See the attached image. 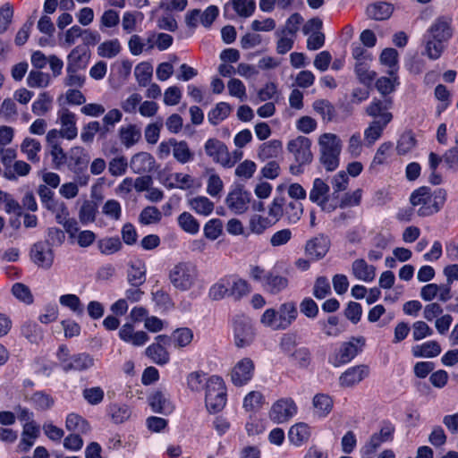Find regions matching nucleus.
I'll list each match as a JSON object with an SVG mask.
<instances>
[{"instance_id":"obj_15","label":"nucleus","mask_w":458,"mask_h":458,"mask_svg":"<svg viewBox=\"0 0 458 458\" xmlns=\"http://www.w3.org/2000/svg\"><path fill=\"white\" fill-rule=\"evenodd\" d=\"M227 146L216 138L208 139L204 144V150L206 155L211 158V160L225 166V164L229 163L227 157Z\"/></svg>"},{"instance_id":"obj_43","label":"nucleus","mask_w":458,"mask_h":458,"mask_svg":"<svg viewBox=\"0 0 458 458\" xmlns=\"http://www.w3.org/2000/svg\"><path fill=\"white\" fill-rule=\"evenodd\" d=\"M134 75L140 87H147L153 75V66L148 62H141L135 66Z\"/></svg>"},{"instance_id":"obj_12","label":"nucleus","mask_w":458,"mask_h":458,"mask_svg":"<svg viewBox=\"0 0 458 458\" xmlns=\"http://www.w3.org/2000/svg\"><path fill=\"white\" fill-rule=\"evenodd\" d=\"M254 371V361L248 357L242 358L233 367L230 372L231 381L236 386H244L251 380Z\"/></svg>"},{"instance_id":"obj_25","label":"nucleus","mask_w":458,"mask_h":458,"mask_svg":"<svg viewBox=\"0 0 458 458\" xmlns=\"http://www.w3.org/2000/svg\"><path fill=\"white\" fill-rule=\"evenodd\" d=\"M118 137L121 144L130 148L140 140L141 130L136 124H126L119 128Z\"/></svg>"},{"instance_id":"obj_63","label":"nucleus","mask_w":458,"mask_h":458,"mask_svg":"<svg viewBox=\"0 0 458 458\" xmlns=\"http://www.w3.org/2000/svg\"><path fill=\"white\" fill-rule=\"evenodd\" d=\"M101 125L98 121H91L82 127L81 139L84 143H91L98 132L101 133Z\"/></svg>"},{"instance_id":"obj_14","label":"nucleus","mask_w":458,"mask_h":458,"mask_svg":"<svg viewBox=\"0 0 458 458\" xmlns=\"http://www.w3.org/2000/svg\"><path fill=\"white\" fill-rule=\"evenodd\" d=\"M77 115L68 108H61L57 112L56 123L60 125L63 139L72 140L78 136Z\"/></svg>"},{"instance_id":"obj_38","label":"nucleus","mask_w":458,"mask_h":458,"mask_svg":"<svg viewBox=\"0 0 458 458\" xmlns=\"http://www.w3.org/2000/svg\"><path fill=\"white\" fill-rule=\"evenodd\" d=\"M106 413L112 422L120 424L131 417V410L125 404L117 403H110L106 408Z\"/></svg>"},{"instance_id":"obj_47","label":"nucleus","mask_w":458,"mask_h":458,"mask_svg":"<svg viewBox=\"0 0 458 458\" xmlns=\"http://www.w3.org/2000/svg\"><path fill=\"white\" fill-rule=\"evenodd\" d=\"M209 297L214 301H219L230 295L229 277L225 276L214 284L209 289Z\"/></svg>"},{"instance_id":"obj_7","label":"nucleus","mask_w":458,"mask_h":458,"mask_svg":"<svg viewBox=\"0 0 458 458\" xmlns=\"http://www.w3.org/2000/svg\"><path fill=\"white\" fill-rule=\"evenodd\" d=\"M234 344L238 348L250 345L255 339V331L251 319L243 315H235L233 318Z\"/></svg>"},{"instance_id":"obj_13","label":"nucleus","mask_w":458,"mask_h":458,"mask_svg":"<svg viewBox=\"0 0 458 458\" xmlns=\"http://www.w3.org/2000/svg\"><path fill=\"white\" fill-rule=\"evenodd\" d=\"M250 193L242 186H236L229 191L225 198L227 208L235 214H243L249 208Z\"/></svg>"},{"instance_id":"obj_24","label":"nucleus","mask_w":458,"mask_h":458,"mask_svg":"<svg viewBox=\"0 0 458 458\" xmlns=\"http://www.w3.org/2000/svg\"><path fill=\"white\" fill-rule=\"evenodd\" d=\"M311 436L310 426L305 422H298L293 425L288 431L289 442L300 447L306 444Z\"/></svg>"},{"instance_id":"obj_29","label":"nucleus","mask_w":458,"mask_h":458,"mask_svg":"<svg viewBox=\"0 0 458 458\" xmlns=\"http://www.w3.org/2000/svg\"><path fill=\"white\" fill-rule=\"evenodd\" d=\"M195 179L183 173H174L166 178L165 185L169 189H180L182 191L190 190L194 187Z\"/></svg>"},{"instance_id":"obj_52","label":"nucleus","mask_w":458,"mask_h":458,"mask_svg":"<svg viewBox=\"0 0 458 458\" xmlns=\"http://www.w3.org/2000/svg\"><path fill=\"white\" fill-rule=\"evenodd\" d=\"M129 163L123 155L113 157L108 163V172L112 176L118 177L126 174Z\"/></svg>"},{"instance_id":"obj_18","label":"nucleus","mask_w":458,"mask_h":458,"mask_svg":"<svg viewBox=\"0 0 458 458\" xmlns=\"http://www.w3.org/2000/svg\"><path fill=\"white\" fill-rule=\"evenodd\" d=\"M157 343L149 345L146 351V355L158 365L166 364L169 361V353L164 347L169 342V337L160 335L156 337Z\"/></svg>"},{"instance_id":"obj_45","label":"nucleus","mask_w":458,"mask_h":458,"mask_svg":"<svg viewBox=\"0 0 458 458\" xmlns=\"http://www.w3.org/2000/svg\"><path fill=\"white\" fill-rule=\"evenodd\" d=\"M123 113L117 108L110 109L102 118L101 136L105 137L113 131L114 125L122 121Z\"/></svg>"},{"instance_id":"obj_5","label":"nucleus","mask_w":458,"mask_h":458,"mask_svg":"<svg viewBox=\"0 0 458 458\" xmlns=\"http://www.w3.org/2000/svg\"><path fill=\"white\" fill-rule=\"evenodd\" d=\"M169 280L173 286L185 292L191 289L198 280L197 267L190 262H181L172 267Z\"/></svg>"},{"instance_id":"obj_33","label":"nucleus","mask_w":458,"mask_h":458,"mask_svg":"<svg viewBox=\"0 0 458 458\" xmlns=\"http://www.w3.org/2000/svg\"><path fill=\"white\" fill-rule=\"evenodd\" d=\"M146 266L140 261L131 262L127 271V281L130 285H142L146 281Z\"/></svg>"},{"instance_id":"obj_62","label":"nucleus","mask_w":458,"mask_h":458,"mask_svg":"<svg viewBox=\"0 0 458 458\" xmlns=\"http://www.w3.org/2000/svg\"><path fill=\"white\" fill-rule=\"evenodd\" d=\"M193 338V334L189 328H180L172 335V339L175 347L182 348L189 345Z\"/></svg>"},{"instance_id":"obj_54","label":"nucleus","mask_w":458,"mask_h":458,"mask_svg":"<svg viewBox=\"0 0 458 458\" xmlns=\"http://www.w3.org/2000/svg\"><path fill=\"white\" fill-rule=\"evenodd\" d=\"M276 41V52L279 55H284L289 52L294 44L295 36L287 34L280 30H277L275 33Z\"/></svg>"},{"instance_id":"obj_1","label":"nucleus","mask_w":458,"mask_h":458,"mask_svg":"<svg viewBox=\"0 0 458 458\" xmlns=\"http://www.w3.org/2000/svg\"><path fill=\"white\" fill-rule=\"evenodd\" d=\"M447 193L444 189L432 191L423 186L415 190L410 200L412 206L419 207L417 214L420 216H432L440 211L446 200Z\"/></svg>"},{"instance_id":"obj_26","label":"nucleus","mask_w":458,"mask_h":458,"mask_svg":"<svg viewBox=\"0 0 458 458\" xmlns=\"http://www.w3.org/2000/svg\"><path fill=\"white\" fill-rule=\"evenodd\" d=\"M352 274L356 279L369 283L376 277V267L363 259H357L352 264Z\"/></svg>"},{"instance_id":"obj_36","label":"nucleus","mask_w":458,"mask_h":458,"mask_svg":"<svg viewBox=\"0 0 458 458\" xmlns=\"http://www.w3.org/2000/svg\"><path fill=\"white\" fill-rule=\"evenodd\" d=\"M288 286V279L284 276L268 272L266 280L263 282V287L272 294H277Z\"/></svg>"},{"instance_id":"obj_9","label":"nucleus","mask_w":458,"mask_h":458,"mask_svg":"<svg viewBox=\"0 0 458 458\" xmlns=\"http://www.w3.org/2000/svg\"><path fill=\"white\" fill-rule=\"evenodd\" d=\"M297 411V405L292 398H282L272 405L269 411V418L275 423L281 424L293 418Z\"/></svg>"},{"instance_id":"obj_19","label":"nucleus","mask_w":458,"mask_h":458,"mask_svg":"<svg viewBox=\"0 0 458 458\" xmlns=\"http://www.w3.org/2000/svg\"><path fill=\"white\" fill-rule=\"evenodd\" d=\"M329 248V239L327 236L318 235L306 242L305 253L311 259L319 260L326 256Z\"/></svg>"},{"instance_id":"obj_8","label":"nucleus","mask_w":458,"mask_h":458,"mask_svg":"<svg viewBox=\"0 0 458 458\" xmlns=\"http://www.w3.org/2000/svg\"><path fill=\"white\" fill-rule=\"evenodd\" d=\"M365 344L363 337L352 338L349 342L343 343L340 347L329 357V362L334 367H339L350 362Z\"/></svg>"},{"instance_id":"obj_60","label":"nucleus","mask_w":458,"mask_h":458,"mask_svg":"<svg viewBox=\"0 0 458 458\" xmlns=\"http://www.w3.org/2000/svg\"><path fill=\"white\" fill-rule=\"evenodd\" d=\"M313 108L325 121H331L335 115V108L328 100H316L313 103Z\"/></svg>"},{"instance_id":"obj_64","label":"nucleus","mask_w":458,"mask_h":458,"mask_svg":"<svg viewBox=\"0 0 458 458\" xmlns=\"http://www.w3.org/2000/svg\"><path fill=\"white\" fill-rule=\"evenodd\" d=\"M82 396L88 403L98 405L104 400L105 393L100 386H93L85 388L82 391Z\"/></svg>"},{"instance_id":"obj_46","label":"nucleus","mask_w":458,"mask_h":458,"mask_svg":"<svg viewBox=\"0 0 458 458\" xmlns=\"http://www.w3.org/2000/svg\"><path fill=\"white\" fill-rule=\"evenodd\" d=\"M122 50L121 44L117 38L106 40L98 47V55L103 58H114Z\"/></svg>"},{"instance_id":"obj_3","label":"nucleus","mask_w":458,"mask_h":458,"mask_svg":"<svg viewBox=\"0 0 458 458\" xmlns=\"http://www.w3.org/2000/svg\"><path fill=\"white\" fill-rule=\"evenodd\" d=\"M319 160L327 171H335L339 166L342 140L334 133L326 132L319 136Z\"/></svg>"},{"instance_id":"obj_27","label":"nucleus","mask_w":458,"mask_h":458,"mask_svg":"<svg viewBox=\"0 0 458 458\" xmlns=\"http://www.w3.org/2000/svg\"><path fill=\"white\" fill-rule=\"evenodd\" d=\"M89 60L88 50L83 46L75 47L67 55L66 68L84 70Z\"/></svg>"},{"instance_id":"obj_40","label":"nucleus","mask_w":458,"mask_h":458,"mask_svg":"<svg viewBox=\"0 0 458 458\" xmlns=\"http://www.w3.org/2000/svg\"><path fill=\"white\" fill-rule=\"evenodd\" d=\"M173 156L174 159L184 165L194 159V153L191 150L188 143L185 140L174 142Z\"/></svg>"},{"instance_id":"obj_23","label":"nucleus","mask_w":458,"mask_h":458,"mask_svg":"<svg viewBox=\"0 0 458 458\" xmlns=\"http://www.w3.org/2000/svg\"><path fill=\"white\" fill-rule=\"evenodd\" d=\"M425 35L430 38L441 39L446 43L452 36L449 20L445 17L437 18L428 29Z\"/></svg>"},{"instance_id":"obj_35","label":"nucleus","mask_w":458,"mask_h":458,"mask_svg":"<svg viewBox=\"0 0 458 458\" xmlns=\"http://www.w3.org/2000/svg\"><path fill=\"white\" fill-rule=\"evenodd\" d=\"M333 403V399L326 394H317L312 399L314 412L319 418H324L331 412Z\"/></svg>"},{"instance_id":"obj_6","label":"nucleus","mask_w":458,"mask_h":458,"mask_svg":"<svg viewBox=\"0 0 458 458\" xmlns=\"http://www.w3.org/2000/svg\"><path fill=\"white\" fill-rule=\"evenodd\" d=\"M205 403L208 410L211 412H218L225 406V386L220 377L212 376L208 380Z\"/></svg>"},{"instance_id":"obj_44","label":"nucleus","mask_w":458,"mask_h":458,"mask_svg":"<svg viewBox=\"0 0 458 458\" xmlns=\"http://www.w3.org/2000/svg\"><path fill=\"white\" fill-rule=\"evenodd\" d=\"M21 150L30 161L34 163L39 161L38 153L41 150V144L38 140L25 138L21 144Z\"/></svg>"},{"instance_id":"obj_28","label":"nucleus","mask_w":458,"mask_h":458,"mask_svg":"<svg viewBox=\"0 0 458 458\" xmlns=\"http://www.w3.org/2000/svg\"><path fill=\"white\" fill-rule=\"evenodd\" d=\"M120 338L134 346H141L148 341V335L144 331H134L130 323L124 324L119 331Z\"/></svg>"},{"instance_id":"obj_61","label":"nucleus","mask_w":458,"mask_h":458,"mask_svg":"<svg viewBox=\"0 0 458 458\" xmlns=\"http://www.w3.org/2000/svg\"><path fill=\"white\" fill-rule=\"evenodd\" d=\"M141 100V95L134 92L129 95L125 99L122 100L120 106L124 113L134 114H136Z\"/></svg>"},{"instance_id":"obj_50","label":"nucleus","mask_w":458,"mask_h":458,"mask_svg":"<svg viewBox=\"0 0 458 458\" xmlns=\"http://www.w3.org/2000/svg\"><path fill=\"white\" fill-rule=\"evenodd\" d=\"M177 222L179 226L190 234H196L199 231V223L190 212L184 211L180 214Z\"/></svg>"},{"instance_id":"obj_58","label":"nucleus","mask_w":458,"mask_h":458,"mask_svg":"<svg viewBox=\"0 0 458 458\" xmlns=\"http://www.w3.org/2000/svg\"><path fill=\"white\" fill-rule=\"evenodd\" d=\"M81 70L66 68L65 77L64 78V85L69 88L81 89L86 81L85 75L80 73Z\"/></svg>"},{"instance_id":"obj_49","label":"nucleus","mask_w":458,"mask_h":458,"mask_svg":"<svg viewBox=\"0 0 458 458\" xmlns=\"http://www.w3.org/2000/svg\"><path fill=\"white\" fill-rule=\"evenodd\" d=\"M28 400L35 409L40 411L48 410L55 403L54 398L45 392H36Z\"/></svg>"},{"instance_id":"obj_20","label":"nucleus","mask_w":458,"mask_h":458,"mask_svg":"<svg viewBox=\"0 0 458 458\" xmlns=\"http://www.w3.org/2000/svg\"><path fill=\"white\" fill-rule=\"evenodd\" d=\"M148 403L154 412L164 415L171 414L174 410V405L170 401L166 392L157 390L148 396Z\"/></svg>"},{"instance_id":"obj_34","label":"nucleus","mask_w":458,"mask_h":458,"mask_svg":"<svg viewBox=\"0 0 458 458\" xmlns=\"http://www.w3.org/2000/svg\"><path fill=\"white\" fill-rule=\"evenodd\" d=\"M283 144L279 140H271L262 143L258 149V157L262 160H267L277 157L282 152Z\"/></svg>"},{"instance_id":"obj_53","label":"nucleus","mask_w":458,"mask_h":458,"mask_svg":"<svg viewBox=\"0 0 458 458\" xmlns=\"http://www.w3.org/2000/svg\"><path fill=\"white\" fill-rule=\"evenodd\" d=\"M230 282V295L235 300L241 299L250 292L247 281L234 276H228Z\"/></svg>"},{"instance_id":"obj_42","label":"nucleus","mask_w":458,"mask_h":458,"mask_svg":"<svg viewBox=\"0 0 458 458\" xmlns=\"http://www.w3.org/2000/svg\"><path fill=\"white\" fill-rule=\"evenodd\" d=\"M387 124H383L377 121L369 123L364 131V142L367 147H371L383 134Z\"/></svg>"},{"instance_id":"obj_10","label":"nucleus","mask_w":458,"mask_h":458,"mask_svg":"<svg viewBox=\"0 0 458 458\" xmlns=\"http://www.w3.org/2000/svg\"><path fill=\"white\" fill-rule=\"evenodd\" d=\"M329 191L330 188L324 180L316 178L310 191L309 199L311 202L317 204L323 211L332 212L336 208V205L328 202Z\"/></svg>"},{"instance_id":"obj_56","label":"nucleus","mask_w":458,"mask_h":458,"mask_svg":"<svg viewBox=\"0 0 458 458\" xmlns=\"http://www.w3.org/2000/svg\"><path fill=\"white\" fill-rule=\"evenodd\" d=\"M99 251L104 255H112L122 248V242L117 237H106L98 242Z\"/></svg>"},{"instance_id":"obj_48","label":"nucleus","mask_w":458,"mask_h":458,"mask_svg":"<svg viewBox=\"0 0 458 458\" xmlns=\"http://www.w3.org/2000/svg\"><path fill=\"white\" fill-rule=\"evenodd\" d=\"M27 85L30 88H47L51 81L50 75L38 70H31L27 77Z\"/></svg>"},{"instance_id":"obj_30","label":"nucleus","mask_w":458,"mask_h":458,"mask_svg":"<svg viewBox=\"0 0 458 458\" xmlns=\"http://www.w3.org/2000/svg\"><path fill=\"white\" fill-rule=\"evenodd\" d=\"M394 11V7L391 4L378 1L369 4L366 9V13L369 18L376 21H384L388 19Z\"/></svg>"},{"instance_id":"obj_17","label":"nucleus","mask_w":458,"mask_h":458,"mask_svg":"<svg viewBox=\"0 0 458 458\" xmlns=\"http://www.w3.org/2000/svg\"><path fill=\"white\" fill-rule=\"evenodd\" d=\"M60 363L65 372L84 371L94 366V358L88 353H79L68 358L60 357Z\"/></svg>"},{"instance_id":"obj_11","label":"nucleus","mask_w":458,"mask_h":458,"mask_svg":"<svg viewBox=\"0 0 458 458\" xmlns=\"http://www.w3.org/2000/svg\"><path fill=\"white\" fill-rule=\"evenodd\" d=\"M393 106V101L390 98L383 99L375 98L366 107V114L373 117L374 121L379 122L383 124H388L392 119L393 114L390 109Z\"/></svg>"},{"instance_id":"obj_51","label":"nucleus","mask_w":458,"mask_h":458,"mask_svg":"<svg viewBox=\"0 0 458 458\" xmlns=\"http://www.w3.org/2000/svg\"><path fill=\"white\" fill-rule=\"evenodd\" d=\"M229 4L236 13L242 18L250 17L256 9L255 0H231Z\"/></svg>"},{"instance_id":"obj_32","label":"nucleus","mask_w":458,"mask_h":458,"mask_svg":"<svg viewBox=\"0 0 458 458\" xmlns=\"http://www.w3.org/2000/svg\"><path fill=\"white\" fill-rule=\"evenodd\" d=\"M441 346L437 341H428L412 346L411 353L416 358H434L440 354Z\"/></svg>"},{"instance_id":"obj_16","label":"nucleus","mask_w":458,"mask_h":458,"mask_svg":"<svg viewBox=\"0 0 458 458\" xmlns=\"http://www.w3.org/2000/svg\"><path fill=\"white\" fill-rule=\"evenodd\" d=\"M369 369L366 365L349 368L339 377V385L344 388H352L368 377Z\"/></svg>"},{"instance_id":"obj_21","label":"nucleus","mask_w":458,"mask_h":458,"mask_svg":"<svg viewBox=\"0 0 458 458\" xmlns=\"http://www.w3.org/2000/svg\"><path fill=\"white\" fill-rule=\"evenodd\" d=\"M155 158L148 152L134 154L130 160L129 165L134 174H145L151 172L155 167Z\"/></svg>"},{"instance_id":"obj_31","label":"nucleus","mask_w":458,"mask_h":458,"mask_svg":"<svg viewBox=\"0 0 458 458\" xmlns=\"http://www.w3.org/2000/svg\"><path fill=\"white\" fill-rule=\"evenodd\" d=\"M189 208L200 216H208L212 214L215 204L208 197L197 196L187 200Z\"/></svg>"},{"instance_id":"obj_37","label":"nucleus","mask_w":458,"mask_h":458,"mask_svg":"<svg viewBox=\"0 0 458 458\" xmlns=\"http://www.w3.org/2000/svg\"><path fill=\"white\" fill-rule=\"evenodd\" d=\"M445 48V42L441 39L430 38L424 35V51L422 54L431 60L438 59Z\"/></svg>"},{"instance_id":"obj_39","label":"nucleus","mask_w":458,"mask_h":458,"mask_svg":"<svg viewBox=\"0 0 458 458\" xmlns=\"http://www.w3.org/2000/svg\"><path fill=\"white\" fill-rule=\"evenodd\" d=\"M53 98L48 92H41L31 105V111L37 116H44L52 110Z\"/></svg>"},{"instance_id":"obj_41","label":"nucleus","mask_w":458,"mask_h":458,"mask_svg":"<svg viewBox=\"0 0 458 458\" xmlns=\"http://www.w3.org/2000/svg\"><path fill=\"white\" fill-rule=\"evenodd\" d=\"M65 427L69 431L78 434H85L90 428L89 422L76 413H71L67 416Z\"/></svg>"},{"instance_id":"obj_2","label":"nucleus","mask_w":458,"mask_h":458,"mask_svg":"<svg viewBox=\"0 0 458 458\" xmlns=\"http://www.w3.org/2000/svg\"><path fill=\"white\" fill-rule=\"evenodd\" d=\"M298 317L295 302L285 301L278 309H267L260 317V323L273 331H283L289 328Z\"/></svg>"},{"instance_id":"obj_22","label":"nucleus","mask_w":458,"mask_h":458,"mask_svg":"<svg viewBox=\"0 0 458 458\" xmlns=\"http://www.w3.org/2000/svg\"><path fill=\"white\" fill-rule=\"evenodd\" d=\"M31 259L38 267L49 268L54 261V253L45 243L37 242L31 249Z\"/></svg>"},{"instance_id":"obj_59","label":"nucleus","mask_w":458,"mask_h":458,"mask_svg":"<svg viewBox=\"0 0 458 458\" xmlns=\"http://www.w3.org/2000/svg\"><path fill=\"white\" fill-rule=\"evenodd\" d=\"M355 72L360 81L369 86L376 78V72L370 71L367 62H359L355 65Z\"/></svg>"},{"instance_id":"obj_55","label":"nucleus","mask_w":458,"mask_h":458,"mask_svg":"<svg viewBox=\"0 0 458 458\" xmlns=\"http://www.w3.org/2000/svg\"><path fill=\"white\" fill-rule=\"evenodd\" d=\"M96 214V205L92 201L85 200L79 210V220L82 225H87L95 221Z\"/></svg>"},{"instance_id":"obj_4","label":"nucleus","mask_w":458,"mask_h":458,"mask_svg":"<svg viewBox=\"0 0 458 458\" xmlns=\"http://www.w3.org/2000/svg\"><path fill=\"white\" fill-rule=\"evenodd\" d=\"M287 150L291 153L297 165L290 166V172L293 174L302 173L301 166L311 163L313 154L311 152V140L305 136H298L287 143Z\"/></svg>"},{"instance_id":"obj_57","label":"nucleus","mask_w":458,"mask_h":458,"mask_svg":"<svg viewBox=\"0 0 458 458\" xmlns=\"http://www.w3.org/2000/svg\"><path fill=\"white\" fill-rule=\"evenodd\" d=\"M230 105L225 102H220L208 113V121L210 123L216 125L225 120L230 114Z\"/></svg>"}]
</instances>
